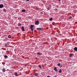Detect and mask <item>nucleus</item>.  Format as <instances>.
<instances>
[{
    "label": "nucleus",
    "mask_w": 77,
    "mask_h": 77,
    "mask_svg": "<svg viewBox=\"0 0 77 77\" xmlns=\"http://www.w3.org/2000/svg\"><path fill=\"white\" fill-rule=\"evenodd\" d=\"M38 66L39 68H40L41 69H42V67H41V65H39Z\"/></svg>",
    "instance_id": "17"
},
{
    "label": "nucleus",
    "mask_w": 77,
    "mask_h": 77,
    "mask_svg": "<svg viewBox=\"0 0 77 77\" xmlns=\"http://www.w3.org/2000/svg\"><path fill=\"white\" fill-rule=\"evenodd\" d=\"M49 20L50 21H52V20H53V18H50L49 19Z\"/></svg>",
    "instance_id": "18"
},
{
    "label": "nucleus",
    "mask_w": 77,
    "mask_h": 77,
    "mask_svg": "<svg viewBox=\"0 0 77 77\" xmlns=\"http://www.w3.org/2000/svg\"><path fill=\"white\" fill-rule=\"evenodd\" d=\"M61 1V0H59V2H60Z\"/></svg>",
    "instance_id": "29"
},
{
    "label": "nucleus",
    "mask_w": 77,
    "mask_h": 77,
    "mask_svg": "<svg viewBox=\"0 0 77 77\" xmlns=\"http://www.w3.org/2000/svg\"><path fill=\"white\" fill-rule=\"evenodd\" d=\"M58 72L60 73H61L62 72V70L61 69H60Z\"/></svg>",
    "instance_id": "13"
},
{
    "label": "nucleus",
    "mask_w": 77,
    "mask_h": 77,
    "mask_svg": "<svg viewBox=\"0 0 77 77\" xmlns=\"http://www.w3.org/2000/svg\"><path fill=\"white\" fill-rule=\"evenodd\" d=\"M31 77H33L32 76H31Z\"/></svg>",
    "instance_id": "30"
},
{
    "label": "nucleus",
    "mask_w": 77,
    "mask_h": 77,
    "mask_svg": "<svg viewBox=\"0 0 77 77\" xmlns=\"http://www.w3.org/2000/svg\"><path fill=\"white\" fill-rule=\"evenodd\" d=\"M72 54H70L69 55V56L70 57H72Z\"/></svg>",
    "instance_id": "11"
},
{
    "label": "nucleus",
    "mask_w": 77,
    "mask_h": 77,
    "mask_svg": "<svg viewBox=\"0 0 77 77\" xmlns=\"http://www.w3.org/2000/svg\"><path fill=\"white\" fill-rule=\"evenodd\" d=\"M36 30H38V31H39V30H42V29L43 28H37L36 29Z\"/></svg>",
    "instance_id": "1"
},
{
    "label": "nucleus",
    "mask_w": 77,
    "mask_h": 77,
    "mask_svg": "<svg viewBox=\"0 0 77 77\" xmlns=\"http://www.w3.org/2000/svg\"><path fill=\"white\" fill-rule=\"evenodd\" d=\"M36 54H38V55H39V56H41V54H42V53H41L40 52H38V53H37Z\"/></svg>",
    "instance_id": "3"
},
{
    "label": "nucleus",
    "mask_w": 77,
    "mask_h": 77,
    "mask_svg": "<svg viewBox=\"0 0 77 77\" xmlns=\"http://www.w3.org/2000/svg\"><path fill=\"white\" fill-rule=\"evenodd\" d=\"M30 0H26V1H27V2L29 1Z\"/></svg>",
    "instance_id": "27"
},
{
    "label": "nucleus",
    "mask_w": 77,
    "mask_h": 77,
    "mask_svg": "<svg viewBox=\"0 0 77 77\" xmlns=\"http://www.w3.org/2000/svg\"><path fill=\"white\" fill-rule=\"evenodd\" d=\"M14 74L16 76H17V74H18V73L17 72H15L14 73Z\"/></svg>",
    "instance_id": "8"
},
{
    "label": "nucleus",
    "mask_w": 77,
    "mask_h": 77,
    "mask_svg": "<svg viewBox=\"0 0 77 77\" xmlns=\"http://www.w3.org/2000/svg\"><path fill=\"white\" fill-rule=\"evenodd\" d=\"M6 69H2V71L3 72H5V70Z\"/></svg>",
    "instance_id": "15"
},
{
    "label": "nucleus",
    "mask_w": 77,
    "mask_h": 77,
    "mask_svg": "<svg viewBox=\"0 0 77 77\" xmlns=\"http://www.w3.org/2000/svg\"><path fill=\"white\" fill-rule=\"evenodd\" d=\"M22 12H26V10H25V9L22 10Z\"/></svg>",
    "instance_id": "20"
},
{
    "label": "nucleus",
    "mask_w": 77,
    "mask_h": 77,
    "mask_svg": "<svg viewBox=\"0 0 77 77\" xmlns=\"http://www.w3.org/2000/svg\"><path fill=\"white\" fill-rule=\"evenodd\" d=\"M69 19H71V18H72V17H69Z\"/></svg>",
    "instance_id": "23"
},
{
    "label": "nucleus",
    "mask_w": 77,
    "mask_h": 77,
    "mask_svg": "<svg viewBox=\"0 0 77 77\" xmlns=\"http://www.w3.org/2000/svg\"><path fill=\"white\" fill-rule=\"evenodd\" d=\"M22 30L23 31H24V26H22L21 27Z\"/></svg>",
    "instance_id": "5"
},
{
    "label": "nucleus",
    "mask_w": 77,
    "mask_h": 77,
    "mask_svg": "<svg viewBox=\"0 0 77 77\" xmlns=\"http://www.w3.org/2000/svg\"><path fill=\"white\" fill-rule=\"evenodd\" d=\"M18 26H21V23H19L17 24Z\"/></svg>",
    "instance_id": "12"
},
{
    "label": "nucleus",
    "mask_w": 77,
    "mask_h": 77,
    "mask_svg": "<svg viewBox=\"0 0 77 77\" xmlns=\"http://www.w3.org/2000/svg\"><path fill=\"white\" fill-rule=\"evenodd\" d=\"M3 8V4L0 5V8Z\"/></svg>",
    "instance_id": "4"
},
{
    "label": "nucleus",
    "mask_w": 77,
    "mask_h": 77,
    "mask_svg": "<svg viewBox=\"0 0 77 77\" xmlns=\"http://www.w3.org/2000/svg\"><path fill=\"white\" fill-rule=\"evenodd\" d=\"M3 12H6V9L5 8L3 9Z\"/></svg>",
    "instance_id": "10"
},
{
    "label": "nucleus",
    "mask_w": 77,
    "mask_h": 77,
    "mask_svg": "<svg viewBox=\"0 0 77 77\" xmlns=\"http://www.w3.org/2000/svg\"><path fill=\"white\" fill-rule=\"evenodd\" d=\"M74 50L75 51H77V48L75 47L74 48Z\"/></svg>",
    "instance_id": "7"
},
{
    "label": "nucleus",
    "mask_w": 77,
    "mask_h": 77,
    "mask_svg": "<svg viewBox=\"0 0 77 77\" xmlns=\"http://www.w3.org/2000/svg\"><path fill=\"white\" fill-rule=\"evenodd\" d=\"M57 68L56 67L54 68V70L55 71H57Z\"/></svg>",
    "instance_id": "6"
},
{
    "label": "nucleus",
    "mask_w": 77,
    "mask_h": 77,
    "mask_svg": "<svg viewBox=\"0 0 77 77\" xmlns=\"http://www.w3.org/2000/svg\"><path fill=\"white\" fill-rule=\"evenodd\" d=\"M35 76H38V73H35Z\"/></svg>",
    "instance_id": "9"
},
{
    "label": "nucleus",
    "mask_w": 77,
    "mask_h": 77,
    "mask_svg": "<svg viewBox=\"0 0 77 77\" xmlns=\"http://www.w3.org/2000/svg\"><path fill=\"white\" fill-rule=\"evenodd\" d=\"M4 57L5 58H8V57L7 55H5L4 56Z\"/></svg>",
    "instance_id": "14"
},
{
    "label": "nucleus",
    "mask_w": 77,
    "mask_h": 77,
    "mask_svg": "<svg viewBox=\"0 0 77 77\" xmlns=\"http://www.w3.org/2000/svg\"><path fill=\"white\" fill-rule=\"evenodd\" d=\"M11 35H9L8 36V38H11Z\"/></svg>",
    "instance_id": "19"
},
{
    "label": "nucleus",
    "mask_w": 77,
    "mask_h": 77,
    "mask_svg": "<svg viewBox=\"0 0 77 77\" xmlns=\"http://www.w3.org/2000/svg\"><path fill=\"white\" fill-rule=\"evenodd\" d=\"M5 47H8V45L7 44H5Z\"/></svg>",
    "instance_id": "25"
},
{
    "label": "nucleus",
    "mask_w": 77,
    "mask_h": 77,
    "mask_svg": "<svg viewBox=\"0 0 77 77\" xmlns=\"http://www.w3.org/2000/svg\"><path fill=\"white\" fill-rule=\"evenodd\" d=\"M31 28H33V25H32L30 26Z\"/></svg>",
    "instance_id": "16"
},
{
    "label": "nucleus",
    "mask_w": 77,
    "mask_h": 77,
    "mask_svg": "<svg viewBox=\"0 0 77 77\" xmlns=\"http://www.w3.org/2000/svg\"><path fill=\"white\" fill-rule=\"evenodd\" d=\"M31 31H32V32H33V29L32 28H31Z\"/></svg>",
    "instance_id": "21"
},
{
    "label": "nucleus",
    "mask_w": 77,
    "mask_h": 77,
    "mask_svg": "<svg viewBox=\"0 0 77 77\" xmlns=\"http://www.w3.org/2000/svg\"><path fill=\"white\" fill-rule=\"evenodd\" d=\"M47 9H48V10H49V8H47Z\"/></svg>",
    "instance_id": "28"
},
{
    "label": "nucleus",
    "mask_w": 77,
    "mask_h": 77,
    "mask_svg": "<svg viewBox=\"0 0 77 77\" xmlns=\"http://www.w3.org/2000/svg\"><path fill=\"white\" fill-rule=\"evenodd\" d=\"M39 21L37 20L35 23V25H39Z\"/></svg>",
    "instance_id": "2"
},
{
    "label": "nucleus",
    "mask_w": 77,
    "mask_h": 77,
    "mask_svg": "<svg viewBox=\"0 0 77 77\" xmlns=\"http://www.w3.org/2000/svg\"><path fill=\"white\" fill-rule=\"evenodd\" d=\"M60 67L61 68H62V65H61L60 66Z\"/></svg>",
    "instance_id": "24"
},
{
    "label": "nucleus",
    "mask_w": 77,
    "mask_h": 77,
    "mask_svg": "<svg viewBox=\"0 0 77 77\" xmlns=\"http://www.w3.org/2000/svg\"><path fill=\"white\" fill-rule=\"evenodd\" d=\"M57 66H60V63H58L57 64Z\"/></svg>",
    "instance_id": "22"
},
{
    "label": "nucleus",
    "mask_w": 77,
    "mask_h": 77,
    "mask_svg": "<svg viewBox=\"0 0 77 77\" xmlns=\"http://www.w3.org/2000/svg\"><path fill=\"white\" fill-rule=\"evenodd\" d=\"M47 77H51L50 76H48Z\"/></svg>",
    "instance_id": "26"
}]
</instances>
